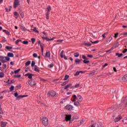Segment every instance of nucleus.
<instances>
[{
    "mask_svg": "<svg viewBox=\"0 0 127 127\" xmlns=\"http://www.w3.org/2000/svg\"><path fill=\"white\" fill-rule=\"evenodd\" d=\"M10 58L8 57H4L3 56H0V61H1L2 63H5L7 62V61H9Z\"/></svg>",
    "mask_w": 127,
    "mask_h": 127,
    "instance_id": "nucleus-1",
    "label": "nucleus"
},
{
    "mask_svg": "<svg viewBox=\"0 0 127 127\" xmlns=\"http://www.w3.org/2000/svg\"><path fill=\"white\" fill-rule=\"evenodd\" d=\"M42 121L45 127L48 126V118H47V117H43L42 119Z\"/></svg>",
    "mask_w": 127,
    "mask_h": 127,
    "instance_id": "nucleus-2",
    "label": "nucleus"
},
{
    "mask_svg": "<svg viewBox=\"0 0 127 127\" xmlns=\"http://www.w3.org/2000/svg\"><path fill=\"white\" fill-rule=\"evenodd\" d=\"M47 95L49 97H54L56 96V92L53 90H51L48 92Z\"/></svg>",
    "mask_w": 127,
    "mask_h": 127,
    "instance_id": "nucleus-3",
    "label": "nucleus"
},
{
    "mask_svg": "<svg viewBox=\"0 0 127 127\" xmlns=\"http://www.w3.org/2000/svg\"><path fill=\"white\" fill-rule=\"evenodd\" d=\"M18 5H19V0H14L13 4L14 8H16Z\"/></svg>",
    "mask_w": 127,
    "mask_h": 127,
    "instance_id": "nucleus-4",
    "label": "nucleus"
},
{
    "mask_svg": "<svg viewBox=\"0 0 127 127\" xmlns=\"http://www.w3.org/2000/svg\"><path fill=\"white\" fill-rule=\"evenodd\" d=\"M64 109L67 111H72L73 110V106L71 105H67L65 106Z\"/></svg>",
    "mask_w": 127,
    "mask_h": 127,
    "instance_id": "nucleus-5",
    "label": "nucleus"
},
{
    "mask_svg": "<svg viewBox=\"0 0 127 127\" xmlns=\"http://www.w3.org/2000/svg\"><path fill=\"white\" fill-rule=\"evenodd\" d=\"M28 83L30 86H35V85H36V81L34 80H30L29 81Z\"/></svg>",
    "mask_w": 127,
    "mask_h": 127,
    "instance_id": "nucleus-6",
    "label": "nucleus"
},
{
    "mask_svg": "<svg viewBox=\"0 0 127 127\" xmlns=\"http://www.w3.org/2000/svg\"><path fill=\"white\" fill-rule=\"evenodd\" d=\"M43 56H44V57H45V58L48 57V58H50V57L51 56V55L50 54V51H49L48 52H46L45 54L43 55Z\"/></svg>",
    "mask_w": 127,
    "mask_h": 127,
    "instance_id": "nucleus-7",
    "label": "nucleus"
},
{
    "mask_svg": "<svg viewBox=\"0 0 127 127\" xmlns=\"http://www.w3.org/2000/svg\"><path fill=\"white\" fill-rule=\"evenodd\" d=\"M123 119V117L121 115H119L115 119V122L118 123V122H119V121H121Z\"/></svg>",
    "mask_w": 127,
    "mask_h": 127,
    "instance_id": "nucleus-8",
    "label": "nucleus"
},
{
    "mask_svg": "<svg viewBox=\"0 0 127 127\" xmlns=\"http://www.w3.org/2000/svg\"><path fill=\"white\" fill-rule=\"evenodd\" d=\"M25 76L26 77H28L29 79H32V76H33V74L30 73H27L25 74Z\"/></svg>",
    "mask_w": 127,
    "mask_h": 127,
    "instance_id": "nucleus-9",
    "label": "nucleus"
},
{
    "mask_svg": "<svg viewBox=\"0 0 127 127\" xmlns=\"http://www.w3.org/2000/svg\"><path fill=\"white\" fill-rule=\"evenodd\" d=\"M71 115H65V120L68 122V121H70L71 120Z\"/></svg>",
    "mask_w": 127,
    "mask_h": 127,
    "instance_id": "nucleus-10",
    "label": "nucleus"
},
{
    "mask_svg": "<svg viewBox=\"0 0 127 127\" xmlns=\"http://www.w3.org/2000/svg\"><path fill=\"white\" fill-rule=\"evenodd\" d=\"M77 99L78 100V101L81 102V101L83 100V98H82V96H81V95H78L77 96Z\"/></svg>",
    "mask_w": 127,
    "mask_h": 127,
    "instance_id": "nucleus-11",
    "label": "nucleus"
},
{
    "mask_svg": "<svg viewBox=\"0 0 127 127\" xmlns=\"http://www.w3.org/2000/svg\"><path fill=\"white\" fill-rule=\"evenodd\" d=\"M71 86H72V83H69L68 84H67L66 86H65L64 87V90H67V89H68V88H70V87H71Z\"/></svg>",
    "mask_w": 127,
    "mask_h": 127,
    "instance_id": "nucleus-12",
    "label": "nucleus"
},
{
    "mask_svg": "<svg viewBox=\"0 0 127 127\" xmlns=\"http://www.w3.org/2000/svg\"><path fill=\"white\" fill-rule=\"evenodd\" d=\"M7 56L9 58V57L12 58V57H13L14 56V55H13V53H8L7 54Z\"/></svg>",
    "mask_w": 127,
    "mask_h": 127,
    "instance_id": "nucleus-13",
    "label": "nucleus"
},
{
    "mask_svg": "<svg viewBox=\"0 0 127 127\" xmlns=\"http://www.w3.org/2000/svg\"><path fill=\"white\" fill-rule=\"evenodd\" d=\"M75 62L76 64H80L81 63V61L79 59H76L75 60Z\"/></svg>",
    "mask_w": 127,
    "mask_h": 127,
    "instance_id": "nucleus-14",
    "label": "nucleus"
},
{
    "mask_svg": "<svg viewBox=\"0 0 127 127\" xmlns=\"http://www.w3.org/2000/svg\"><path fill=\"white\" fill-rule=\"evenodd\" d=\"M1 127H6V123L2 122L1 123Z\"/></svg>",
    "mask_w": 127,
    "mask_h": 127,
    "instance_id": "nucleus-15",
    "label": "nucleus"
},
{
    "mask_svg": "<svg viewBox=\"0 0 127 127\" xmlns=\"http://www.w3.org/2000/svg\"><path fill=\"white\" fill-rule=\"evenodd\" d=\"M18 15L19 14L17 12H14V17H15V18H16V19L18 18Z\"/></svg>",
    "mask_w": 127,
    "mask_h": 127,
    "instance_id": "nucleus-16",
    "label": "nucleus"
},
{
    "mask_svg": "<svg viewBox=\"0 0 127 127\" xmlns=\"http://www.w3.org/2000/svg\"><path fill=\"white\" fill-rule=\"evenodd\" d=\"M3 32H4V33H5L6 35H9V34H10L9 31L6 30H3Z\"/></svg>",
    "mask_w": 127,
    "mask_h": 127,
    "instance_id": "nucleus-17",
    "label": "nucleus"
},
{
    "mask_svg": "<svg viewBox=\"0 0 127 127\" xmlns=\"http://www.w3.org/2000/svg\"><path fill=\"white\" fill-rule=\"evenodd\" d=\"M85 46H87L89 47L92 45V44L90 43L89 42H87L84 44Z\"/></svg>",
    "mask_w": 127,
    "mask_h": 127,
    "instance_id": "nucleus-18",
    "label": "nucleus"
},
{
    "mask_svg": "<svg viewBox=\"0 0 127 127\" xmlns=\"http://www.w3.org/2000/svg\"><path fill=\"white\" fill-rule=\"evenodd\" d=\"M11 6H9V7L7 8L6 7L5 8V10L6 11V12H8V11H10V10H11Z\"/></svg>",
    "mask_w": 127,
    "mask_h": 127,
    "instance_id": "nucleus-19",
    "label": "nucleus"
},
{
    "mask_svg": "<svg viewBox=\"0 0 127 127\" xmlns=\"http://www.w3.org/2000/svg\"><path fill=\"white\" fill-rule=\"evenodd\" d=\"M55 39V38H52V39H49L47 37H46V40L47 41H52V40H54Z\"/></svg>",
    "mask_w": 127,
    "mask_h": 127,
    "instance_id": "nucleus-20",
    "label": "nucleus"
},
{
    "mask_svg": "<svg viewBox=\"0 0 127 127\" xmlns=\"http://www.w3.org/2000/svg\"><path fill=\"white\" fill-rule=\"evenodd\" d=\"M21 30H22L23 31H26V28H25V27H24L23 26H20Z\"/></svg>",
    "mask_w": 127,
    "mask_h": 127,
    "instance_id": "nucleus-21",
    "label": "nucleus"
},
{
    "mask_svg": "<svg viewBox=\"0 0 127 127\" xmlns=\"http://www.w3.org/2000/svg\"><path fill=\"white\" fill-rule=\"evenodd\" d=\"M96 74V70H93L91 73L89 74V76H94Z\"/></svg>",
    "mask_w": 127,
    "mask_h": 127,
    "instance_id": "nucleus-22",
    "label": "nucleus"
},
{
    "mask_svg": "<svg viewBox=\"0 0 127 127\" xmlns=\"http://www.w3.org/2000/svg\"><path fill=\"white\" fill-rule=\"evenodd\" d=\"M34 71H35L36 72H40V70H39V69H38V68H37V66L35 65V68H34Z\"/></svg>",
    "mask_w": 127,
    "mask_h": 127,
    "instance_id": "nucleus-23",
    "label": "nucleus"
},
{
    "mask_svg": "<svg viewBox=\"0 0 127 127\" xmlns=\"http://www.w3.org/2000/svg\"><path fill=\"white\" fill-rule=\"evenodd\" d=\"M83 71H76L75 72V74H74V76H78V75H80V73H82Z\"/></svg>",
    "mask_w": 127,
    "mask_h": 127,
    "instance_id": "nucleus-24",
    "label": "nucleus"
},
{
    "mask_svg": "<svg viewBox=\"0 0 127 127\" xmlns=\"http://www.w3.org/2000/svg\"><path fill=\"white\" fill-rule=\"evenodd\" d=\"M113 40V37H109L108 39L107 42L109 41V43L111 42Z\"/></svg>",
    "mask_w": 127,
    "mask_h": 127,
    "instance_id": "nucleus-25",
    "label": "nucleus"
},
{
    "mask_svg": "<svg viewBox=\"0 0 127 127\" xmlns=\"http://www.w3.org/2000/svg\"><path fill=\"white\" fill-rule=\"evenodd\" d=\"M69 75L66 74L64 76V81H66L67 80H68V79L69 78Z\"/></svg>",
    "mask_w": 127,
    "mask_h": 127,
    "instance_id": "nucleus-26",
    "label": "nucleus"
},
{
    "mask_svg": "<svg viewBox=\"0 0 127 127\" xmlns=\"http://www.w3.org/2000/svg\"><path fill=\"white\" fill-rule=\"evenodd\" d=\"M30 63H31V62L30 61H28L25 63L26 66H29V65H30Z\"/></svg>",
    "mask_w": 127,
    "mask_h": 127,
    "instance_id": "nucleus-27",
    "label": "nucleus"
},
{
    "mask_svg": "<svg viewBox=\"0 0 127 127\" xmlns=\"http://www.w3.org/2000/svg\"><path fill=\"white\" fill-rule=\"evenodd\" d=\"M5 48L7 49V50H10L11 49H12V47H9L8 46H6L5 47Z\"/></svg>",
    "mask_w": 127,
    "mask_h": 127,
    "instance_id": "nucleus-28",
    "label": "nucleus"
},
{
    "mask_svg": "<svg viewBox=\"0 0 127 127\" xmlns=\"http://www.w3.org/2000/svg\"><path fill=\"white\" fill-rule=\"evenodd\" d=\"M50 14V13L49 12H48L46 13V19H49V15Z\"/></svg>",
    "mask_w": 127,
    "mask_h": 127,
    "instance_id": "nucleus-29",
    "label": "nucleus"
},
{
    "mask_svg": "<svg viewBox=\"0 0 127 127\" xmlns=\"http://www.w3.org/2000/svg\"><path fill=\"white\" fill-rule=\"evenodd\" d=\"M89 62H90V61L88 60H83V63H84V64H88V63H89Z\"/></svg>",
    "mask_w": 127,
    "mask_h": 127,
    "instance_id": "nucleus-30",
    "label": "nucleus"
},
{
    "mask_svg": "<svg viewBox=\"0 0 127 127\" xmlns=\"http://www.w3.org/2000/svg\"><path fill=\"white\" fill-rule=\"evenodd\" d=\"M20 71V68H19L14 71L15 74H18V72Z\"/></svg>",
    "mask_w": 127,
    "mask_h": 127,
    "instance_id": "nucleus-31",
    "label": "nucleus"
},
{
    "mask_svg": "<svg viewBox=\"0 0 127 127\" xmlns=\"http://www.w3.org/2000/svg\"><path fill=\"white\" fill-rule=\"evenodd\" d=\"M48 12H50V11L51 10V6H48V7L47 8Z\"/></svg>",
    "mask_w": 127,
    "mask_h": 127,
    "instance_id": "nucleus-32",
    "label": "nucleus"
},
{
    "mask_svg": "<svg viewBox=\"0 0 127 127\" xmlns=\"http://www.w3.org/2000/svg\"><path fill=\"white\" fill-rule=\"evenodd\" d=\"M13 90H14V86L13 85H12L10 87V92H12V91H13Z\"/></svg>",
    "mask_w": 127,
    "mask_h": 127,
    "instance_id": "nucleus-33",
    "label": "nucleus"
},
{
    "mask_svg": "<svg viewBox=\"0 0 127 127\" xmlns=\"http://www.w3.org/2000/svg\"><path fill=\"white\" fill-rule=\"evenodd\" d=\"M123 79L124 81H127V74H125Z\"/></svg>",
    "mask_w": 127,
    "mask_h": 127,
    "instance_id": "nucleus-34",
    "label": "nucleus"
},
{
    "mask_svg": "<svg viewBox=\"0 0 127 127\" xmlns=\"http://www.w3.org/2000/svg\"><path fill=\"white\" fill-rule=\"evenodd\" d=\"M20 14L22 18H23V17H24V13L23 12H20Z\"/></svg>",
    "mask_w": 127,
    "mask_h": 127,
    "instance_id": "nucleus-35",
    "label": "nucleus"
},
{
    "mask_svg": "<svg viewBox=\"0 0 127 127\" xmlns=\"http://www.w3.org/2000/svg\"><path fill=\"white\" fill-rule=\"evenodd\" d=\"M63 53H64V51L63 50L61 51V54H60V57H61V58H63L64 56H63Z\"/></svg>",
    "mask_w": 127,
    "mask_h": 127,
    "instance_id": "nucleus-36",
    "label": "nucleus"
},
{
    "mask_svg": "<svg viewBox=\"0 0 127 127\" xmlns=\"http://www.w3.org/2000/svg\"><path fill=\"white\" fill-rule=\"evenodd\" d=\"M116 55L118 57H122V56H123V54L116 53Z\"/></svg>",
    "mask_w": 127,
    "mask_h": 127,
    "instance_id": "nucleus-37",
    "label": "nucleus"
},
{
    "mask_svg": "<svg viewBox=\"0 0 127 127\" xmlns=\"http://www.w3.org/2000/svg\"><path fill=\"white\" fill-rule=\"evenodd\" d=\"M4 77V74L2 72H0V78H3Z\"/></svg>",
    "mask_w": 127,
    "mask_h": 127,
    "instance_id": "nucleus-38",
    "label": "nucleus"
},
{
    "mask_svg": "<svg viewBox=\"0 0 127 127\" xmlns=\"http://www.w3.org/2000/svg\"><path fill=\"white\" fill-rule=\"evenodd\" d=\"M79 54L78 52H76L74 54V57H78L79 56Z\"/></svg>",
    "mask_w": 127,
    "mask_h": 127,
    "instance_id": "nucleus-39",
    "label": "nucleus"
},
{
    "mask_svg": "<svg viewBox=\"0 0 127 127\" xmlns=\"http://www.w3.org/2000/svg\"><path fill=\"white\" fill-rule=\"evenodd\" d=\"M23 44H24L25 45H27L28 44V41H24L22 42Z\"/></svg>",
    "mask_w": 127,
    "mask_h": 127,
    "instance_id": "nucleus-40",
    "label": "nucleus"
},
{
    "mask_svg": "<svg viewBox=\"0 0 127 127\" xmlns=\"http://www.w3.org/2000/svg\"><path fill=\"white\" fill-rule=\"evenodd\" d=\"M107 34H108V32L105 33L104 34H103L102 35V37L104 38V39H105V38H106V37L105 35H107Z\"/></svg>",
    "mask_w": 127,
    "mask_h": 127,
    "instance_id": "nucleus-41",
    "label": "nucleus"
},
{
    "mask_svg": "<svg viewBox=\"0 0 127 127\" xmlns=\"http://www.w3.org/2000/svg\"><path fill=\"white\" fill-rule=\"evenodd\" d=\"M68 83V81H64V82L62 84V86H65V85H67Z\"/></svg>",
    "mask_w": 127,
    "mask_h": 127,
    "instance_id": "nucleus-42",
    "label": "nucleus"
},
{
    "mask_svg": "<svg viewBox=\"0 0 127 127\" xmlns=\"http://www.w3.org/2000/svg\"><path fill=\"white\" fill-rule=\"evenodd\" d=\"M80 86H81V84L80 83H77L75 85V88H79V87H80Z\"/></svg>",
    "mask_w": 127,
    "mask_h": 127,
    "instance_id": "nucleus-43",
    "label": "nucleus"
},
{
    "mask_svg": "<svg viewBox=\"0 0 127 127\" xmlns=\"http://www.w3.org/2000/svg\"><path fill=\"white\" fill-rule=\"evenodd\" d=\"M34 65H35V62L32 61L31 63V67H34Z\"/></svg>",
    "mask_w": 127,
    "mask_h": 127,
    "instance_id": "nucleus-44",
    "label": "nucleus"
},
{
    "mask_svg": "<svg viewBox=\"0 0 127 127\" xmlns=\"http://www.w3.org/2000/svg\"><path fill=\"white\" fill-rule=\"evenodd\" d=\"M40 47H41V50H43V47H44V44H40Z\"/></svg>",
    "mask_w": 127,
    "mask_h": 127,
    "instance_id": "nucleus-45",
    "label": "nucleus"
},
{
    "mask_svg": "<svg viewBox=\"0 0 127 127\" xmlns=\"http://www.w3.org/2000/svg\"><path fill=\"white\" fill-rule=\"evenodd\" d=\"M53 66H54L53 64H50L48 65V67L49 68H52L53 67Z\"/></svg>",
    "mask_w": 127,
    "mask_h": 127,
    "instance_id": "nucleus-46",
    "label": "nucleus"
},
{
    "mask_svg": "<svg viewBox=\"0 0 127 127\" xmlns=\"http://www.w3.org/2000/svg\"><path fill=\"white\" fill-rule=\"evenodd\" d=\"M19 41H21V40H17L15 41V44H16L17 45H18L19 43Z\"/></svg>",
    "mask_w": 127,
    "mask_h": 127,
    "instance_id": "nucleus-47",
    "label": "nucleus"
},
{
    "mask_svg": "<svg viewBox=\"0 0 127 127\" xmlns=\"http://www.w3.org/2000/svg\"><path fill=\"white\" fill-rule=\"evenodd\" d=\"M82 59H84V60H88V58L86 57V56H85L84 55H83L82 56Z\"/></svg>",
    "mask_w": 127,
    "mask_h": 127,
    "instance_id": "nucleus-48",
    "label": "nucleus"
},
{
    "mask_svg": "<svg viewBox=\"0 0 127 127\" xmlns=\"http://www.w3.org/2000/svg\"><path fill=\"white\" fill-rule=\"evenodd\" d=\"M33 31H34V32H36V33H39V31L36 29V28H34L33 29Z\"/></svg>",
    "mask_w": 127,
    "mask_h": 127,
    "instance_id": "nucleus-49",
    "label": "nucleus"
},
{
    "mask_svg": "<svg viewBox=\"0 0 127 127\" xmlns=\"http://www.w3.org/2000/svg\"><path fill=\"white\" fill-rule=\"evenodd\" d=\"M17 99H18V100H20V99H22V95L18 96V97H17Z\"/></svg>",
    "mask_w": 127,
    "mask_h": 127,
    "instance_id": "nucleus-50",
    "label": "nucleus"
},
{
    "mask_svg": "<svg viewBox=\"0 0 127 127\" xmlns=\"http://www.w3.org/2000/svg\"><path fill=\"white\" fill-rule=\"evenodd\" d=\"M13 83H15V81L13 79L10 81V82H9V84H13Z\"/></svg>",
    "mask_w": 127,
    "mask_h": 127,
    "instance_id": "nucleus-51",
    "label": "nucleus"
},
{
    "mask_svg": "<svg viewBox=\"0 0 127 127\" xmlns=\"http://www.w3.org/2000/svg\"><path fill=\"white\" fill-rule=\"evenodd\" d=\"M97 127H104V126H102V123H99L97 125Z\"/></svg>",
    "mask_w": 127,
    "mask_h": 127,
    "instance_id": "nucleus-52",
    "label": "nucleus"
},
{
    "mask_svg": "<svg viewBox=\"0 0 127 127\" xmlns=\"http://www.w3.org/2000/svg\"><path fill=\"white\" fill-rule=\"evenodd\" d=\"M33 57H34L35 58H37V56H38L37 54H36V53H34V54H33Z\"/></svg>",
    "mask_w": 127,
    "mask_h": 127,
    "instance_id": "nucleus-53",
    "label": "nucleus"
},
{
    "mask_svg": "<svg viewBox=\"0 0 127 127\" xmlns=\"http://www.w3.org/2000/svg\"><path fill=\"white\" fill-rule=\"evenodd\" d=\"M32 43L33 44H34V42H35V38H32L31 39Z\"/></svg>",
    "mask_w": 127,
    "mask_h": 127,
    "instance_id": "nucleus-54",
    "label": "nucleus"
},
{
    "mask_svg": "<svg viewBox=\"0 0 127 127\" xmlns=\"http://www.w3.org/2000/svg\"><path fill=\"white\" fill-rule=\"evenodd\" d=\"M118 35H119L118 33L115 34V36H114L115 38H118Z\"/></svg>",
    "mask_w": 127,
    "mask_h": 127,
    "instance_id": "nucleus-55",
    "label": "nucleus"
},
{
    "mask_svg": "<svg viewBox=\"0 0 127 127\" xmlns=\"http://www.w3.org/2000/svg\"><path fill=\"white\" fill-rule=\"evenodd\" d=\"M75 106H78L79 105V102H75L74 103Z\"/></svg>",
    "mask_w": 127,
    "mask_h": 127,
    "instance_id": "nucleus-56",
    "label": "nucleus"
},
{
    "mask_svg": "<svg viewBox=\"0 0 127 127\" xmlns=\"http://www.w3.org/2000/svg\"><path fill=\"white\" fill-rule=\"evenodd\" d=\"M18 96V93L17 92H15L14 93V97H15L16 98H17Z\"/></svg>",
    "mask_w": 127,
    "mask_h": 127,
    "instance_id": "nucleus-57",
    "label": "nucleus"
},
{
    "mask_svg": "<svg viewBox=\"0 0 127 127\" xmlns=\"http://www.w3.org/2000/svg\"><path fill=\"white\" fill-rule=\"evenodd\" d=\"M92 43H93V44H96V43H99V41H95L94 42H92Z\"/></svg>",
    "mask_w": 127,
    "mask_h": 127,
    "instance_id": "nucleus-58",
    "label": "nucleus"
},
{
    "mask_svg": "<svg viewBox=\"0 0 127 127\" xmlns=\"http://www.w3.org/2000/svg\"><path fill=\"white\" fill-rule=\"evenodd\" d=\"M87 57H88V58H92L93 57V55H87Z\"/></svg>",
    "mask_w": 127,
    "mask_h": 127,
    "instance_id": "nucleus-59",
    "label": "nucleus"
},
{
    "mask_svg": "<svg viewBox=\"0 0 127 127\" xmlns=\"http://www.w3.org/2000/svg\"><path fill=\"white\" fill-rule=\"evenodd\" d=\"M124 103L127 104V97H126L125 100L123 101Z\"/></svg>",
    "mask_w": 127,
    "mask_h": 127,
    "instance_id": "nucleus-60",
    "label": "nucleus"
},
{
    "mask_svg": "<svg viewBox=\"0 0 127 127\" xmlns=\"http://www.w3.org/2000/svg\"><path fill=\"white\" fill-rule=\"evenodd\" d=\"M43 34H44V35H45V36H46V37H47V36H48V35L44 32H43Z\"/></svg>",
    "mask_w": 127,
    "mask_h": 127,
    "instance_id": "nucleus-61",
    "label": "nucleus"
},
{
    "mask_svg": "<svg viewBox=\"0 0 127 127\" xmlns=\"http://www.w3.org/2000/svg\"><path fill=\"white\" fill-rule=\"evenodd\" d=\"M72 97L74 100H75V99H77V96H76V95H73Z\"/></svg>",
    "mask_w": 127,
    "mask_h": 127,
    "instance_id": "nucleus-62",
    "label": "nucleus"
},
{
    "mask_svg": "<svg viewBox=\"0 0 127 127\" xmlns=\"http://www.w3.org/2000/svg\"><path fill=\"white\" fill-rule=\"evenodd\" d=\"M15 77H16V78H20V77H21V75L19 74L18 75L15 76Z\"/></svg>",
    "mask_w": 127,
    "mask_h": 127,
    "instance_id": "nucleus-63",
    "label": "nucleus"
},
{
    "mask_svg": "<svg viewBox=\"0 0 127 127\" xmlns=\"http://www.w3.org/2000/svg\"><path fill=\"white\" fill-rule=\"evenodd\" d=\"M127 51V49H125L123 51V53H126Z\"/></svg>",
    "mask_w": 127,
    "mask_h": 127,
    "instance_id": "nucleus-64",
    "label": "nucleus"
}]
</instances>
